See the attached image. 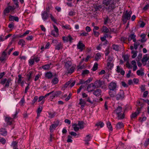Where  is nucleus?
<instances>
[{"label":"nucleus","instance_id":"de8ad7c7","mask_svg":"<svg viewBox=\"0 0 149 149\" xmlns=\"http://www.w3.org/2000/svg\"><path fill=\"white\" fill-rule=\"evenodd\" d=\"M38 97L37 96H35L34 97V98L33 100H32V104L33 105L35 103V102H36V101L38 100Z\"/></svg>","mask_w":149,"mask_h":149},{"label":"nucleus","instance_id":"f03ea898","mask_svg":"<svg viewBox=\"0 0 149 149\" xmlns=\"http://www.w3.org/2000/svg\"><path fill=\"white\" fill-rule=\"evenodd\" d=\"M122 110V107L120 106H118L114 111L117 115V118L118 120L123 119L125 117L124 113Z\"/></svg>","mask_w":149,"mask_h":149},{"label":"nucleus","instance_id":"8fccbe9b","mask_svg":"<svg viewBox=\"0 0 149 149\" xmlns=\"http://www.w3.org/2000/svg\"><path fill=\"white\" fill-rule=\"evenodd\" d=\"M53 26L54 28V32H55L56 33L58 34V28L55 25H53Z\"/></svg>","mask_w":149,"mask_h":149},{"label":"nucleus","instance_id":"ddd939ff","mask_svg":"<svg viewBox=\"0 0 149 149\" xmlns=\"http://www.w3.org/2000/svg\"><path fill=\"white\" fill-rule=\"evenodd\" d=\"M5 120L6 123L7 125H11L12 124V121L13 120V118H11L9 117H6Z\"/></svg>","mask_w":149,"mask_h":149},{"label":"nucleus","instance_id":"a211bd4d","mask_svg":"<svg viewBox=\"0 0 149 149\" xmlns=\"http://www.w3.org/2000/svg\"><path fill=\"white\" fill-rule=\"evenodd\" d=\"M53 91V93L52 94V96H51L52 99H53L55 97H57L59 95H60L61 94V91H58L56 92Z\"/></svg>","mask_w":149,"mask_h":149},{"label":"nucleus","instance_id":"09e8293b","mask_svg":"<svg viewBox=\"0 0 149 149\" xmlns=\"http://www.w3.org/2000/svg\"><path fill=\"white\" fill-rule=\"evenodd\" d=\"M50 17L53 22H54V23H56V19L54 18V17L52 16V15L51 14H50Z\"/></svg>","mask_w":149,"mask_h":149},{"label":"nucleus","instance_id":"393cba45","mask_svg":"<svg viewBox=\"0 0 149 149\" xmlns=\"http://www.w3.org/2000/svg\"><path fill=\"white\" fill-rule=\"evenodd\" d=\"M144 101V99H141L140 101H139L137 103V105L140 106L141 107V108L144 105V104L143 103Z\"/></svg>","mask_w":149,"mask_h":149},{"label":"nucleus","instance_id":"4d7b16f0","mask_svg":"<svg viewBox=\"0 0 149 149\" xmlns=\"http://www.w3.org/2000/svg\"><path fill=\"white\" fill-rule=\"evenodd\" d=\"M55 32L54 31H51V34L55 37H57L58 36V34L56 33H55Z\"/></svg>","mask_w":149,"mask_h":149},{"label":"nucleus","instance_id":"72a5a7b5","mask_svg":"<svg viewBox=\"0 0 149 149\" xmlns=\"http://www.w3.org/2000/svg\"><path fill=\"white\" fill-rule=\"evenodd\" d=\"M137 51L132 50L131 53L133 55L132 56V58H134L137 56Z\"/></svg>","mask_w":149,"mask_h":149},{"label":"nucleus","instance_id":"7ed1b4c3","mask_svg":"<svg viewBox=\"0 0 149 149\" xmlns=\"http://www.w3.org/2000/svg\"><path fill=\"white\" fill-rule=\"evenodd\" d=\"M72 65V62L70 61H68L65 63V67L67 70V73L68 74H71L74 71V68Z\"/></svg>","mask_w":149,"mask_h":149},{"label":"nucleus","instance_id":"c03bdc74","mask_svg":"<svg viewBox=\"0 0 149 149\" xmlns=\"http://www.w3.org/2000/svg\"><path fill=\"white\" fill-rule=\"evenodd\" d=\"M103 31L106 33H108L109 31V29L106 27L103 26L102 28Z\"/></svg>","mask_w":149,"mask_h":149},{"label":"nucleus","instance_id":"412c9836","mask_svg":"<svg viewBox=\"0 0 149 149\" xmlns=\"http://www.w3.org/2000/svg\"><path fill=\"white\" fill-rule=\"evenodd\" d=\"M116 71L118 73H120V74L122 75H124L125 74V71L123 70L122 68L118 66H117V70Z\"/></svg>","mask_w":149,"mask_h":149},{"label":"nucleus","instance_id":"f257e3e1","mask_svg":"<svg viewBox=\"0 0 149 149\" xmlns=\"http://www.w3.org/2000/svg\"><path fill=\"white\" fill-rule=\"evenodd\" d=\"M103 3L107 6L106 9L109 12H112L115 8V3H114L112 0H103Z\"/></svg>","mask_w":149,"mask_h":149},{"label":"nucleus","instance_id":"79ce46f5","mask_svg":"<svg viewBox=\"0 0 149 149\" xmlns=\"http://www.w3.org/2000/svg\"><path fill=\"white\" fill-rule=\"evenodd\" d=\"M42 109V107L41 106L37 110V112L38 113V115L40 114V113L41 112Z\"/></svg>","mask_w":149,"mask_h":149},{"label":"nucleus","instance_id":"20e7f679","mask_svg":"<svg viewBox=\"0 0 149 149\" xmlns=\"http://www.w3.org/2000/svg\"><path fill=\"white\" fill-rule=\"evenodd\" d=\"M132 13L131 11H130L128 12H127V11L123 15L122 20L123 21V24H125L127 20L130 19Z\"/></svg>","mask_w":149,"mask_h":149},{"label":"nucleus","instance_id":"c85d7f7f","mask_svg":"<svg viewBox=\"0 0 149 149\" xmlns=\"http://www.w3.org/2000/svg\"><path fill=\"white\" fill-rule=\"evenodd\" d=\"M113 49L116 51H118L119 49V47L118 45H113L112 46Z\"/></svg>","mask_w":149,"mask_h":149},{"label":"nucleus","instance_id":"6e6552de","mask_svg":"<svg viewBox=\"0 0 149 149\" xmlns=\"http://www.w3.org/2000/svg\"><path fill=\"white\" fill-rule=\"evenodd\" d=\"M15 8L14 6H9L6 8L4 10L3 13L4 15H6V14L9 13L10 11H13L15 10Z\"/></svg>","mask_w":149,"mask_h":149},{"label":"nucleus","instance_id":"e433bc0d","mask_svg":"<svg viewBox=\"0 0 149 149\" xmlns=\"http://www.w3.org/2000/svg\"><path fill=\"white\" fill-rule=\"evenodd\" d=\"M136 73L138 75L143 76L144 75V72L140 70H138L136 72Z\"/></svg>","mask_w":149,"mask_h":149},{"label":"nucleus","instance_id":"39448f33","mask_svg":"<svg viewBox=\"0 0 149 149\" xmlns=\"http://www.w3.org/2000/svg\"><path fill=\"white\" fill-rule=\"evenodd\" d=\"M11 81L12 79L10 78L8 79L6 78L3 79H1L0 83L3 85L5 84L4 87L5 88H8V87L10 84V83L11 84Z\"/></svg>","mask_w":149,"mask_h":149},{"label":"nucleus","instance_id":"052dcab7","mask_svg":"<svg viewBox=\"0 0 149 149\" xmlns=\"http://www.w3.org/2000/svg\"><path fill=\"white\" fill-rule=\"evenodd\" d=\"M88 35V33H86L85 32H84L82 33H81L80 36H86Z\"/></svg>","mask_w":149,"mask_h":149},{"label":"nucleus","instance_id":"2eb2a0df","mask_svg":"<svg viewBox=\"0 0 149 149\" xmlns=\"http://www.w3.org/2000/svg\"><path fill=\"white\" fill-rule=\"evenodd\" d=\"M140 111V108L139 107L138 108L136 111L135 113H132L131 116V119H132L136 117L139 113V111Z\"/></svg>","mask_w":149,"mask_h":149},{"label":"nucleus","instance_id":"f3484780","mask_svg":"<svg viewBox=\"0 0 149 149\" xmlns=\"http://www.w3.org/2000/svg\"><path fill=\"white\" fill-rule=\"evenodd\" d=\"M135 37L136 36L133 33L131 34L130 36H129L128 38V40L129 41H130L132 40L134 42H135L136 40Z\"/></svg>","mask_w":149,"mask_h":149},{"label":"nucleus","instance_id":"f704fd0d","mask_svg":"<svg viewBox=\"0 0 149 149\" xmlns=\"http://www.w3.org/2000/svg\"><path fill=\"white\" fill-rule=\"evenodd\" d=\"M62 47V45L61 42L58 43L55 47V49L59 50Z\"/></svg>","mask_w":149,"mask_h":149},{"label":"nucleus","instance_id":"7c9ffc66","mask_svg":"<svg viewBox=\"0 0 149 149\" xmlns=\"http://www.w3.org/2000/svg\"><path fill=\"white\" fill-rule=\"evenodd\" d=\"M91 136V134L87 135L86 137L85 138L84 141L85 142L89 141L90 140Z\"/></svg>","mask_w":149,"mask_h":149},{"label":"nucleus","instance_id":"864d4df0","mask_svg":"<svg viewBox=\"0 0 149 149\" xmlns=\"http://www.w3.org/2000/svg\"><path fill=\"white\" fill-rule=\"evenodd\" d=\"M109 48H107L106 49L105 52V55L106 56H107L109 53Z\"/></svg>","mask_w":149,"mask_h":149},{"label":"nucleus","instance_id":"dca6fc26","mask_svg":"<svg viewBox=\"0 0 149 149\" xmlns=\"http://www.w3.org/2000/svg\"><path fill=\"white\" fill-rule=\"evenodd\" d=\"M93 94L96 96H101L102 94L101 90L100 89H97L94 91Z\"/></svg>","mask_w":149,"mask_h":149},{"label":"nucleus","instance_id":"0e129e2a","mask_svg":"<svg viewBox=\"0 0 149 149\" xmlns=\"http://www.w3.org/2000/svg\"><path fill=\"white\" fill-rule=\"evenodd\" d=\"M6 57L2 56L0 58V60L1 61H5Z\"/></svg>","mask_w":149,"mask_h":149},{"label":"nucleus","instance_id":"3c124183","mask_svg":"<svg viewBox=\"0 0 149 149\" xmlns=\"http://www.w3.org/2000/svg\"><path fill=\"white\" fill-rule=\"evenodd\" d=\"M89 73V70H86L83 71L82 74V75H84L88 74Z\"/></svg>","mask_w":149,"mask_h":149},{"label":"nucleus","instance_id":"774afa93","mask_svg":"<svg viewBox=\"0 0 149 149\" xmlns=\"http://www.w3.org/2000/svg\"><path fill=\"white\" fill-rule=\"evenodd\" d=\"M29 63L31 65L33 64L34 63V60L33 59H31L29 60Z\"/></svg>","mask_w":149,"mask_h":149},{"label":"nucleus","instance_id":"37998d69","mask_svg":"<svg viewBox=\"0 0 149 149\" xmlns=\"http://www.w3.org/2000/svg\"><path fill=\"white\" fill-rule=\"evenodd\" d=\"M101 57V55L100 53H97L95 56V58L96 60L97 61Z\"/></svg>","mask_w":149,"mask_h":149},{"label":"nucleus","instance_id":"c756f323","mask_svg":"<svg viewBox=\"0 0 149 149\" xmlns=\"http://www.w3.org/2000/svg\"><path fill=\"white\" fill-rule=\"evenodd\" d=\"M77 126V125L76 123L72 125V126L74 129V130L75 132L78 131L79 129V127H78Z\"/></svg>","mask_w":149,"mask_h":149},{"label":"nucleus","instance_id":"69168bd1","mask_svg":"<svg viewBox=\"0 0 149 149\" xmlns=\"http://www.w3.org/2000/svg\"><path fill=\"white\" fill-rule=\"evenodd\" d=\"M69 134L72 136H75L77 135V134L76 133L74 132H69Z\"/></svg>","mask_w":149,"mask_h":149},{"label":"nucleus","instance_id":"58836bf2","mask_svg":"<svg viewBox=\"0 0 149 149\" xmlns=\"http://www.w3.org/2000/svg\"><path fill=\"white\" fill-rule=\"evenodd\" d=\"M18 44L19 45H22V46H23L25 45V42L23 39H21L19 41Z\"/></svg>","mask_w":149,"mask_h":149},{"label":"nucleus","instance_id":"9d476101","mask_svg":"<svg viewBox=\"0 0 149 149\" xmlns=\"http://www.w3.org/2000/svg\"><path fill=\"white\" fill-rule=\"evenodd\" d=\"M77 46L78 49H79L81 51H82L85 48L84 45L83 44L81 41H80L79 42Z\"/></svg>","mask_w":149,"mask_h":149},{"label":"nucleus","instance_id":"2f4dec72","mask_svg":"<svg viewBox=\"0 0 149 149\" xmlns=\"http://www.w3.org/2000/svg\"><path fill=\"white\" fill-rule=\"evenodd\" d=\"M102 8V6L101 5H95L94 6V8H95L96 11H97V10H100Z\"/></svg>","mask_w":149,"mask_h":149},{"label":"nucleus","instance_id":"b1692460","mask_svg":"<svg viewBox=\"0 0 149 149\" xmlns=\"http://www.w3.org/2000/svg\"><path fill=\"white\" fill-rule=\"evenodd\" d=\"M0 134L4 136H6L7 134V132L5 129L1 128L0 129Z\"/></svg>","mask_w":149,"mask_h":149},{"label":"nucleus","instance_id":"6e6d98bb","mask_svg":"<svg viewBox=\"0 0 149 149\" xmlns=\"http://www.w3.org/2000/svg\"><path fill=\"white\" fill-rule=\"evenodd\" d=\"M6 140L3 138L0 139V142H1L3 144H4L6 143Z\"/></svg>","mask_w":149,"mask_h":149},{"label":"nucleus","instance_id":"ea45409f","mask_svg":"<svg viewBox=\"0 0 149 149\" xmlns=\"http://www.w3.org/2000/svg\"><path fill=\"white\" fill-rule=\"evenodd\" d=\"M58 80L57 78H55L52 80V82L54 84H55L58 83Z\"/></svg>","mask_w":149,"mask_h":149},{"label":"nucleus","instance_id":"4468645a","mask_svg":"<svg viewBox=\"0 0 149 149\" xmlns=\"http://www.w3.org/2000/svg\"><path fill=\"white\" fill-rule=\"evenodd\" d=\"M62 38L63 40L65 41L68 42L70 41V42H71L73 40V38L70 35H69L67 37H63Z\"/></svg>","mask_w":149,"mask_h":149},{"label":"nucleus","instance_id":"603ef678","mask_svg":"<svg viewBox=\"0 0 149 149\" xmlns=\"http://www.w3.org/2000/svg\"><path fill=\"white\" fill-rule=\"evenodd\" d=\"M17 142L16 141H13L12 143V146L14 148H15L17 146Z\"/></svg>","mask_w":149,"mask_h":149},{"label":"nucleus","instance_id":"13d9d810","mask_svg":"<svg viewBox=\"0 0 149 149\" xmlns=\"http://www.w3.org/2000/svg\"><path fill=\"white\" fill-rule=\"evenodd\" d=\"M93 33L94 34V35H95V36L97 37L99 35V33L95 31V30H94V29H93Z\"/></svg>","mask_w":149,"mask_h":149},{"label":"nucleus","instance_id":"0eeeda50","mask_svg":"<svg viewBox=\"0 0 149 149\" xmlns=\"http://www.w3.org/2000/svg\"><path fill=\"white\" fill-rule=\"evenodd\" d=\"M104 82L103 81H101L100 80H96L95 81L93 85V86L94 88H99L103 84Z\"/></svg>","mask_w":149,"mask_h":149},{"label":"nucleus","instance_id":"5701e85b","mask_svg":"<svg viewBox=\"0 0 149 149\" xmlns=\"http://www.w3.org/2000/svg\"><path fill=\"white\" fill-rule=\"evenodd\" d=\"M52 66V64L50 63L49 64H46L44 65H43L42 67V68L44 70H49L51 66Z\"/></svg>","mask_w":149,"mask_h":149},{"label":"nucleus","instance_id":"cd10ccee","mask_svg":"<svg viewBox=\"0 0 149 149\" xmlns=\"http://www.w3.org/2000/svg\"><path fill=\"white\" fill-rule=\"evenodd\" d=\"M53 76V75L51 72H47L45 74V77L48 79H51Z\"/></svg>","mask_w":149,"mask_h":149},{"label":"nucleus","instance_id":"338daca9","mask_svg":"<svg viewBox=\"0 0 149 149\" xmlns=\"http://www.w3.org/2000/svg\"><path fill=\"white\" fill-rule=\"evenodd\" d=\"M149 7V5L148 4H147L144 6L143 8V9L144 10H146Z\"/></svg>","mask_w":149,"mask_h":149},{"label":"nucleus","instance_id":"4be33fe9","mask_svg":"<svg viewBox=\"0 0 149 149\" xmlns=\"http://www.w3.org/2000/svg\"><path fill=\"white\" fill-rule=\"evenodd\" d=\"M42 18L44 21L46 20L48 17V14L46 12H44L41 14Z\"/></svg>","mask_w":149,"mask_h":149},{"label":"nucleus","instance_id":"9b49d317","mask_svg":"<svg viewBox=\"0 0 149 149\" xmlns=\"http://www.w3.org/2000/svg\"><path fill=\"white\" fill-rule=\"evenodd\" d=\"M116 90H109V94L111 97H115L116 94Z\"/></svg>","mask_w":149,"mask_h":149},{"label":"nucleus","instance_id":"473e14b6","mask_svg":"<svg viewBox=\"0 0 149 149\" xmlns=\"http://www.w3.org/2000/svg\"><path fill=\"white\" fill-rule=\"evenodd\" d=\"M107 125L109 130L112 131L113 130V128L111 123L109 121H108L107 123Z\"/></svg>","mask_w":149,"mask_h":149},{"label":"nucleus","instance_id":"bf43d9fd","mask_svg":"<svg viewBox=\"0 0 149 149\" xmlns=\"http://www.w3.org/2000/svg\"><path fill=\"white\" fill-rule=\"evenodd\" d=\"M148 58L146 56H144L143 58L142 61L143 62H146L148 60Z\"/></svg>","mask_w":149,"mask_h":149},{"label":"nucleus","instance_id":"aec40b11","mask_svg":"<svg viewBox=\"0 0 149 149\" xmlns=\"http://www.w3.org/2000/svg\"><path fill=\"white\" fill-rule=\"evenodd\" d=\"M9 20L10 21H13L15 20L17 22L19 21V18L17 17H15L10 15L9 16Z\"/></svg>","mask_w":149,"mask_h":149},{"label":"nucleus","instance_id":"680f3d73","mask_svg":"<svg viewBox=\"0 0 149 149\" xmlns=\"http://www.w3.org/2000/svg\"><path fill=\"white\" fill-rule=\"evenodd\" d=\"M109 20V18L108 16H107L106 18L104 19V24H106L108 22V21Z\"/></svg>","mask_w":149,"mask_h":149},{"label":"nucleus","instance_id":"bb28decb","mask_svg":"<svg viewBox=\"0 0 149 149\" xmlns=\"http://www.w3.org/2000/svg\"><path fill=\"white\" fill-rule=\"evenodd\" d=\"M123 127V123L122 122L118 123L116 126L117 129H120Z\"/></svg>","mask_w":149,"mask_h":149},{"label":"nucleus","instance_id":"6ab92c4d","mask_svg":"<svg viewBox=\"0 0 149 149\" xmlns=\"http://www.w3.org/2000/svg\"><path fill=\"white\" fill-rule=\"evenodd\" d=\"M93 85H94L93 83H91L88 85L87 89L88 92H91L94 91L95 88H93Z\"/></svg>","mask_w":149,"mask_h":149},{"label":"nucleus","instance_id":"c9c22d12","mask_svg":"<svg viewBox=\"0 0 149 149\" xmlns=\"http://www.w3.org/2000/svg\"><path fill=\"white\" fill-rule=\"evenodd\" d=\"M84 122L82 121H79L77 125L79 126L80 129H82L84 127Z\"/></svg>","mask_w":149,"mask_h":149},{"label":"nucleus","instance_id":"1a4fd4ad","mask_svg":"<svg viewBox=\"0 0 149 149\" xmlns=\"http://www.w3.org/2000/svg\"><path fill=\"white\" fill-rule=\"evenodd\" d=\"M116 83L114 82H111L108 86V88L109 90H116Z\"/></svg>","mask_w":149,"mask_h":149},{"label":"nucleus","instance_id":"a18cd8bd","mask_svg":"<svg viewBox=\"0 0 149 149\" xmlns=\"http://www.w3.org/2000/svg\"><path fill=\"white\" fill-rule=\"evenodd\" d=\"M80 102L79 104L80 105L81 104H86V102L82 99L81 98L79 99Z\"/></svg>","mask_w":149,"mask_h":149},{"label":"nucleus","instance_id":"f8f14e48","mask_svg":"<svg viewBox=\"0 0 149 149\" xmlns=\"http://www.w3.org/2000/svg\"><path fill=\"white\" fill-rule=\"evenodd\" d=\"M58 124L59 122L57 121L56 123L51 125L49 128L50 132H52L54 130L58 125Z\"/></svg>","mask_w":149,"mask_h":149},{"label":"nucleus","instance_id":"5fc2aeb1","mask_svg":"<svg viewBox=\"0 0 149 149\" xmlns=\"http://www.w3.org/2000/svg\"><path fill=\"white\" fill-rule=\"evenodd\" d=\"M121 84L124 87H127L128 86V85L126 84L125 81H122L121 82Z\"/></svg>","mask_w":149,"mask_h":149},{"label":"nucleus","instance_id":"a19ab883","mask_svg":"<svg viewBox=\"0 0 149 149\" xmlns=\"http://www.w3.org/2000/svg\"><path fill=\"white\" fill-rule=\"evenodd\" d=\"M95 125L97 126H100L101 127H102L104 125V123L103 122H100L96 124Z\"/></svg>","mask_w":149,"mask_h":149},{"label":"nucleus","instance_id":"423d86ee","mask_svg":"<svg viewBox=\"0 0 149 149\" xmlns=\"http://www.w3.org/2000/svg\"><path fill=\"white\" fill-rule=\"evenodd\" d=\"M125 97V94L123 91L122 90H120L117 92L115 98L117 100H121Z\"/></svg>","mask_w":149,"mask_h":149},{"label":"nucleus","instance_id":"a878e982","mask_svg":"<svg viewBox=\"0 0 149 149\" xmlns=\"http://www.w3.org/2000/svg\"><path fill=\"white\" fill-rule=\"evenodd\" d=\"M33 76V72H29L27 75V78L28 81H29Z\"/></svg>","mask_w":149,"mask_h":149},{"label":"nucleus","instance_id":"49530a36","mask_svg":"<svg viewBox=\"0 0 149 149\" xmlns=\"http://www.w3.org/2000/svg\"><path fill=\"white\" fill-rule=\"evenodd\" d=\"M68 139L67 141V142L68 143H72V140L71 139L72 137L70 135H68Z\"/></svg>","mask_w":149,"mask_h":149},{"label":"nucleus","instance_id":"e2e57ef3","mask_svg":"<svg viewBox=\"0 0 149 149\" xmlns=\"http://www.w3.org/2000/svg\"><path fill=\"white\" fill-rule=\"evenodd\" d=\"M126 66L127 67L129 68H132V66L130 64L128 63L127 62L126 63Z\"/></svg>","mask_w":149,"mask_h":149},{"label":"nucleus","instance_id":"4c0bfd02","mask_svg":"<svg viewBox=\"0 0 149 149\" xmlns=\"http://www.w3.org/2000/svg\"><path fill=\"white\" fill-rule=\"evenodd\" d=\"M98 65V64L97 63H95L92 70L93 71H96L97 69Z\"/></svg>","mask_w":149,"mask_h":149}]
</instances>
